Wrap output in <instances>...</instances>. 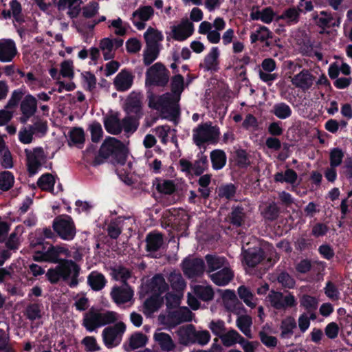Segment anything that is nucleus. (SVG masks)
Returning a JSON list of instances; mask_svg holds the SVG:
<instances>
[{
    "instance_id": "29",
    "label": "nucleus",
    "mask_w": 352,
    "mask_h": 352,
    "mask_svg": "<svg viewBox=\"0 0 352 352\" xmlns=\"http://www.w3.org/2000/svg\"><path fill=\"white\" fill-rule=\"evenodd\" d=\"M205 259L207 264L208 272H214L228 265L226 258L217 254H207L205 256Z\"/></svg>"
},
{
    "instance_id": "60",
    "label": "nucleus",
    "mask_w": 352,
    "mask_h": 352,
    "mask_svg": "<svg viewBox=\"0 0 352 352\" xmlns=\"http://www.w3.org/2000/svg\"><path fill=\"white\" fill-rule=\"evenodd\" d=\"M211 336L207 330L195 329L193 344L197 343L199 345H206L210 340Z\"/></svg>"
},
{
    "instance_id": "40",
    "label": "nucleus",
    "mask_w": 352,
    "mask_h": 352,
    "mask_svg": "<svg viewBox=\"0 0 352 352\" xmlns=\"http://www.w3.org/2000/svg\"><path fill=\"white\" fill-rule=\"evenodd\" d=\"M237 292L239 298L247 306L251 308L256 306L257 298L248 287L243 285L240 286L237 289Z\"/></svg>"
},
{
    "instance_id": "3",
    "label": "nucleus",
    "mask_w": 352,
    "mask_h": 352,
    "mask_svg": "<svg viewBox=\"0 0 352 352\" xmlns=\"http://www.w3.org/2000/svg\"><path fill=\"white\" fill-rule=\"evenodd\" d=\"M127 154L128 148L124 143L115 138L109 137L102 144L94 163L95 165L100 164L111 155H113L119 163L123 164Z\"/></svg>"
},
{
    "instance_id": "42",
    "label": "nucleus",
    "mask_w": 352,
    "mask_h": 352,
    "mask_svg": "<svg viewBox=\"0 0 352 352\" xmlns=\"http://www.w3.org/2000/svg\"><path fill=\"white\" fill-rule=\"evenodd\" d=\"M272 36L273 33L267 27L259 25L256 31L251 33L250 41L252 43H254L258 41L264 42L269 38H272Z\"/></svg>"
},
{
    "instance_id": "37",
    "label": "nucleus",
    "mask_w": 352,
    "mask_h": 352,
    "mask_svg": "<svg viewBox=\"0 0 352 352\" xmlns=\"http://www.w3.org/2000/svg\"><path fill=\"white\" fill-rule=\"evenodd\" d=\"M87 281L91 289L95 291L101 290L107 283L104 275L96 271L90 273L88 276Z\"/></svg>"
},
{
    "instance_id": "63",
    "label": "nucleus",
    "mask_w": 352,
    "mask_h": 352,
    "mask_svg": "<svg viewBox=\"0 0 352 352\" xmlns=\"http://www.w3.org/2000/svg\"><path fill=\"white\" fill-rule=\"evenodd\" d=\"M143 307L144 314L147 316L151 315L159 309V300L157 298L151 297L144 302Z\"/></svg>"
},
{
    "instance_id": "11",
    "label": "nucleus",
    "mask_w": 352,
    "mask_h": 352,
    "mask_svg": "<svg viewBox=\"0 0 352 352\" xmlns=\"http://www.w3.org/2000/svg\"><path fill=\"white\" fill-rule=\"evenodd\" d=\"M182 268L187 277L192 278L203 274L205 265L204 261L201 258H186L182 263Z\"/></svg>"
},
{
    "instance_id": "57",
    "label": "nucleus",
    "mask_w": 352,
    "mask_h": 352,
    "mask_svg": "<svg viewBox=\"0 0 352 352\" xmlns=\"http://www.w3.org/2000/svg\"><path fill=\"white\" fill-rule=\"evenodd\" d=\"M14 177L12 173L3 171L0 173V189L4 191L8 190L12 187Z\"/></svg>"
},
{
    "instance_id": "31",
    "label": "nucleus",
    "mask_w": 352,
    "mask_h": 352,
    "mask_svg": "<svg viewBox=\"0 0 352 352\" xmlns=\"http://www.w3.org/2000/svg\"><path fill=\"white\" fill-rule=\"evenodd\" d=\"M149 287L151 292L156 296H160L168 289V285L166 283L164 278L160 274H157L153 277Z\"/></svg>"
},
{
    "instance_id": "15",
    "label": "nucleus",
    "mask_w": 352,
    "mask_h": 352,
    "mask_svg": "<svg viewBox=\"0 0 352 352\" xmlns=\"http://www.w3.org/2000/svg\"><path fill=\"white\" fill-rule=\"evenodd\" d=\"M21 116L19 120L21 123L25 124L37 111V100L31 94L26 95L22 100L20 104Z\"/></svg>"
},
{
    "instance_id": "8",
    "label": "nucleus",
    "mask_w": 352,
    "mask_h": 352,
    "mask_svg": "<svg viewBox=\"0 0 352 352\" xmlns=\"http://www.w3.org/2000/svg\"><path fill=\"white\" fill-rule=\"evenodd\" d=\"M53 228L58 236L64 240H72L76 235V228L69 216L57 217L54 221Z\"/></svg>"
},
{
    "instance_id": "53",
    "label": "nucleus",
    "mask_w": 352,
    "mask_h": 352,
    "mask_svg": "<svg viewBox=\"0 0 352 352\" xmlns=\"http://www.w3.org/2000/svg\"><path fill=\"white\" fill-rule=\"evenodd\" d=\"M160 47L146 46L143 53V60L146 65H151L158 56Z\"/></svg>"
},
{
    "instance_id": "58",
    "label": "nucleus",
    "mask_w": 352,
    "mask_h": 352,
    "mask_svg": "<svg viewBox=\"0 0 352 352\" xmlns=\"http://www.w3.org/2000/svg\"><path fill=\"white\" fill-rule=\"evenodd\" d=\"M344 154L342 149L334 148L329 152V166L338 167L342 163Z\"/></svg>"
},
{
    "instance_id": "26",
    "label": "nucleus",
    "mask_w": 352,
    "mask_h": 352,
    "mask_svg": "<svg viewBox=\"0 0 352 352\" xmlns=\"http://www.w3.org/2000/svg\"><path fill=\"white\" fill-rule=\"evenodd\" d=\"M144 38L146 46L160 47V43L164 39V36L162 32L157 29L148 27L144 33Z\"/></svg>"
},
{
    "instance_id": "16",
    "label": "nucleus",
    "mask_w": 352,
    "mask_h": 352,
    "mask_svg": "<svg viewBox=\"0 0 352 352\" xmlns=\"http://www.w3.org/2000/svg\"><path fill=\"white\" fill-rule=\"evenodd\" d=\"M123 40L118 38H104L100 40L99 48L101 50L104 60H111L115 57V52L122 46Z\"/></svg>"
},
{
    "instance_id": "41",
    "label": "nucleus",
    "mask_w": 352,
    "mask_h": 352,
    "mask_svg": "<svg viewBox=\"0 0 352 352\" xmlns=\"http://www.w3.org/2000/svg\"><path fill=\"white\" fill-rule=\"evenodd\" d=\"M171 87V97L173 99L177 96V102L178 103L180 100V95L184 90V80L182 75L177 74L173 77L170 82Z\"/></svg>"
},
{
    "instance_id": "5",
    "label": "nucleus",
    "mask_w": 352,
    "mask_h": 352,
    "mask_svg": "<svg viewBox=\"0 0 352 352\" xmlns=\"http://www.w3.org/2000/svg\"><path fill=\"white\" fill-rule=\"evenodd\" d=\"M219 134L217 127L210 123H204L193 129L192 140L197 146H200L206 142L216 143Z\"/></svg>"
},
{
    "instance_id": "46",
    "label": "nucleus",
    "mask_w": 352,
    "mask_h": 352,
    "mask_svg": "<svg viewBox=\"0 0 352 352\" xmlns=\"http://www.w3.org/2000/svg\"><path fill=\"white\" fill-rule=\"evenodd\" d=\"M193 290L195 294L204 301L211 300L214 297V292L210 285H195Z\"/></svg>"
},
{
    "instance_id": "64",
    "label": "nucleus",
    "mask_w": 352,
    "mask_h": 352,
    "mask_svg": "<svg viewBox=\"0 0 352 352\" xmlns=\"http://www.w3.org/2000/svg\"><path fill=\"white\" fill-rule=\"evenodd\" d=\"M208 328L214 335L219 338L226 330L225 322L221 320H212L208 324Z\"/></svg>"
},
{
    "instance_id": "13",
    "label": "nucleus",
    "mask_w": 352,
    "mask_h": 352,
    "mask_svg": "<svg viewBox=\"0 0 352 352\" xmlns=\"http://www.w3.org/2000/svg\"><path fill=\"white\" fill-rule=\"evenodd\" d=\"M289 78L292 84L303 91L309 90L315 82V76L306 69H303L297 74Z\"/></svg>"
},
{
    "instance_id": "18",
    "label": "nucleus",
    "mask_w": 352,
    "mask_h": 352,
    "mask_svg": "<svg viewBox=\"0 0 352 352\" xmlns=\"http://www.w3.org/2000/svg\"><path fill=\"white\" fill-rule=\"evenodd\" d=\"M194 32V25L188 19L182 20L180 23L172 28V37L178 41H183L190 37Z\"/></svg>"
},
{
    "instance_id": "32",
    "label": "nucleus",
    "mask_w": 352,
    "mask_h": 352,
    "mask_svg": "<svg viewBox=\"0 0 352 352\" xmlns=\"http://www.w3.org/2000/svg\"><path fill=\"white\" fill-rule=\"evenodd\" d=\"M272 333V329L268 324L264 325L258 333L261 342L268 348H274L278 343L277 338L271 336Z\"/></svg>"
},
{
    "instance_id": "4",
    "label": "nucleus",
    "mask_w": 352,
    "mask_h": 352,
    "mask_svg": "<svg viewBox=\"0 0 352 352\" xmlns=\"http://www.w3.org/2000/svg\"><path fill=\"white\" fill-rule=\"evenodd\" d=\"M148 106L149 108L160 111L163 114H175L178 111L177 96L175 99L171 97V94L166 93L157 96L152 91L147 92Z\"/></svg>"
},
{
    "instance_id": "62",
    "label": "nucleus",
    "mask_w": 352,
    "mask_h": 352,
    "mask_svg": "<svg viewBox=\"0 0 352 352\" xmlns=\"http://www.w3.org/2000/svg\"><path fill=\"white\" fill-rule=\"evenodd\" d=\"M60 73L63 77L72 79L74 76L73 61L65 60L60 63Z\"/></svg>"
},
{
    "instance_id": "36",
    "label": "nucleus",
    "mask_w": 352,
    "mask_h": 352,
    "mask_svg": "<svg viewBox=\"0 0 352 352\" xmlns=\"http://www.w3.org/2000/svg\"><path fill=\"white\" fill-rule=\"evenodd\" d=\"M170 318L173 325L175 326L192 320V312L188 308H182L171 313Z\"/></svg>"
},
{
    "instance_id": "30",
    "label": "nucleus",
    "mask_w": 352,
    "mask_h": 352,
    "mask_svg": "<svg viewBox=\"0 0 352 352\" xmlns=\"http://www.w3.org/2000/svg\"><path fill=\"white\" fill-rule=\"evenodd\" d=\"M263 256V252L261 248L250 249L244 252V261L251 267L260 263Z\"/></svg>"
},
{
    "instance_id": "27",
    "label": "nucleus",
    "mask_w": 352,
    "mask_h": 352,
    "mask_svg": "<svg viewBox=\"0 0 352 352\" xmlns=\"http://www.w3.org/2000/svg\"><path fill=\"white\" fill-rule=\"evenodd\" d=\"M82 3V0H58V7L60 10L67 8V14L73 19L80 13Z\"/></svg>"
},
{
    "instance_id": "22",
    "label": "nucleus",
    "mask_w": 352,
    "mask_h": 352,
    "mask_svg": "<svg viewBox=\"0 0 352 352\" xmlns=\"http://www.w3.org/2000/svg\"><path fill=\"white\" fill-rule=\"evenodd\" d=\"M153 339L160 346V349L164 351H173L176 348V344L170 336L161 331L160 330L155 332Z\"/></svg>"
},
{
    "instance_id": "14",
    "label": "nucleus",
    "mask_w": 352,
    "mask_h": 352,
    "mask_svg": "<svg viewBox=\"0 0 352 352\" xmlns=\"http://www.w3.org/2000/svg\"><path fill=\"white\" fill-rule=\"evenodd\" d=\"M133 295V290L128 284L113 286L110 293L113 301L118 305L131 301Z\"/></svg>"
},
{
    "instance_id": "23",
    "label": "nucleus",
    "mask_w": 352,
    "mask_h": 352,
    "mask_svg": "<svg viewBox=\"0 0 352 352\" xmlns=\"http://www.w3.org/2000/svg\"><path fill=\"white\" fill-rule=\"evenodd\" d=\"M219 50L217 47L211 48L209 53L205 56L204 63L201 66L206 71H217L219 68Z\"/></svg>"
},
{
    "instance_id": "38",
    "label": "nucleus",
    "mask_w": 352,
    "mask_h": 352,
    "mask_svg": "<svg viewBox=\"0 0 352 352\" xmlns=\"http://www.w3.org/2000/svg\"><path fill=\"white\" fill-rule=\"evenodd\" d=\"M167 278L173 290L180 292L185 289L186 283L179 272L175 270L171 272Z\"/></svg>"
},
{
    "instance_id": "6",
    "label": "nucleus",
    "mask_w": 352,
    "mask_h": 352,
    "mask_svg": "<svg viewBox=\"0 0 352 352\" xmlns=\"http://www.w3.org/2000/svg\"><path fill=\"white\" fill-rule=\"evenodd\" d=\"M126 329V324L118 320L113 325L105 327L102 331L104 345L108 348H113L120 344Z\"/></svg>"
},
{
    "instance_id": "59",
    "label": "nucleus",
    "mask_w": 352,
    "mask_h": 352,
    "mask_svg": "<svg viewBox=\"0 0 352 352\" xmlns=\"http://www.w3.org/2000/svg\"><path fill=\"white\" fill-rule=\"evenodd\" d=\"M157 190L159 192L165 195H171L176 190V185L173 181L162 180L157 185Z\"/></svg>"
},
{
    "instance_id": "48",
    "label": "nucleus",
    "mask_w": 352,
    "mask_h": 352,
    "mask_svg": "<svg viewBox=\"0 0 352 352\" xmlns=\"http://www.w3.org/2000/svg\"><path fill=\"white\" fill-rule=\"evenodd\" d=\"M272 113L278 118L284 120L291 116L292 111L291 107L286 103L279 102L273 106Z\"/></svg>"
},
{
    "instance_id": "51",
    "label": "nucleus",
    "mask_w": 352,
    "mask_h": 352,
    "mask_svg": "<svg viewBox=\"0 0 352 352\" xmlns=\"http://www.w3.org/2000/svg\"><path fill=\"white\" fill-rule=\"evenodd\" d=\"M300 10L296 8H289L285 10L281 15L278 17L279 20H283L288 24H294L298 23L299 19V11Z\"/></svg>"
},
{
    "instance_id": "52",
    "label": "nucleus",
    "mask_w": 352,
    "mask_h": 352,
    "mask_svg": "<svg viewBox=\"0 0 352 352\" xmlns=\"http://www.w3.org/2000/svg\"><path fill=\"white\" fill-rule=\"evenodd\" d=\"M112 275L114 279L126 284V280L131 277V272L122 266H118L112 269Z\"/></svg>"
},
{
    "instance_id": "54",
    "label": "nucleus",
    "mask_w": 352,
    "mask_h": 352,
    "mask_svg": "<svg viewBox=\"0 0 352 352\" xmlns=\"http://www.w3.org/2000/svg\"><path fill=\"white\" fill-rule=\"evenodd\" d=\"M55 184V179L50 173L43 175L38 180V186L43 190H52Z\"/></svg>"
},
{
    "instance_id": "34",
    "label": "nucleus",
    "mask_w": 352,
    "mask_h": 352,
    "mask_svg": "<svg viewBox=\"0 0 352 352\" xmlns=\"http://www.w3.org/2000/svg\"><path fill=\"white\" fill-rule=\"evenodd\" d=\"M296 328V322L294 317L287 316L280 323V336L283 338H289L294 333V330Z\"/></svg>"
},
{
    "instance_id": "47",
    "label": "nucleus",
    "mask_w": 352,
    "mask_h": 352,
    "mask_svg": "<svg viewBox=\"0 0 352 352\" xmlns=\"http://www.w3.org/2000/svg\"><path fill=\"white\" fill-rule=\"evenodd\" d=\"M298 179L297 173L291 168L287 169L285 173L279 172L274 175V180L277 182H286L294 184Z\"/></svg>"
},
{
    "instance_id": "25",
    "label": "nucleus",
    "mask_w": 352,
    "mask_h": 352,
    "mask_svg": "<svg viewBox=\"0 0 352 352\" xmlns=\"http://www.w3.org/2000/svg\"><path fill=\"white\" fill-rule=\"evenodd\" d=\"M274 16L275 13L271 7L265 8L262 10L253 8L250 14L252 20H261L267 24L270 23L274 20Z\"/></svg>"
},
{
    "instance_id": "44",
    "label": "nucleus",
    "mask_w": 352,
    "mask_h": 352,
    "mask_svg": "<svg viewBox=\"0 0 352 352\" xmlns=\"http://www.w3.org/2000/svg\"><path fill=\"white\" fill-rule=\"evenodd\" d=\"M148 340V337L145 334L141 332H135L129 338V347L130 350L143 347L146 344Z\"/></svg>"
},
{
    "instance_id": "17",
    "label": "nucleus",
    "mask_w": 352,
    "mask_h": 352,
    "mask_svg": "<svg viewBox=\"0 0 352 352\" xmlns=\"http://www.w3.org/2000/svg\"><path fill=\"white\" fill-rule=\"evenodd\" d=\"M154 14V9L150 6H142L133 12L132 22L138 30L146 27L145 22L148 21Z\"/></svg>"
},
{
    "instance_id": "39",
    "label": "nucleus",
    "mask_w": 352,
    "mask_h": 352,
    "mask_svg": "<svg viewBox=\"0 0 352 352\" xmlns=\"http://www.w3.org/2000/svg\"><path fill=\"white\" fill-rule=\"evenodd\" d=\"M252 324V318L248 315H242L239 316L236 321V327L248 338H253L251 331Z\"/></svg>"
},
{
    "instance_id": "21",
    "label": "nucleus",
    "mask_w": 352,
    "mask_h": 352,
    "mask_svg": "<svg viewBox=\"0 0 352 352\" xmlns=\"http://www.w3.org/2000/svg\"><path fill=\"white\" fill-rule=\"evenodd\" d=\"M61 256H64L66 258L70 257V252L65 246L51 245L48 250L44 252L43 259H45V261L59 263L60 261L62 260L59 258Z\"/></svg>"
},
{
    "instance_id": "12",
    "label": "nucleus",
    "mask_w": 352,
    "mask_h": 352,
    "mask_svg": "<svg viewBox=\"0 0 352 352\" xmlns=\"http://www.w3.org/2000/svg\"><path fill=\"white\" fill-rule=\"evenodd\" d=\"M142 95L140 93L131 92L126 98L124 109L127 115H133L141 118L142 113Z\"/></svg>"
},
{
    "instance_id": "35",
    "label": "nucleus",
    "mask_w": 352,
    "mask_h": 352,
    "mask_svg": "<svg viewBox=\"0 0 352 352\" xmlns=\"http://www.w3.org/2000/svg\"><path fill=\"white\" fill-rule=\"evenodd\" d=\"M222 344L226 347H230L236 344H240L243 336L234 329H230L219 338Z\"/></svg>"
},
{
    "instance_id": "10",
    "label": "nucleus",
    "mask_w": 352,
    "mask_h": 352,
    "mask_svg": "<svg viewBox=\"0 0 352 352\" xmlns=\"http://www.w3.org/2000/svg\"><path fill=\"white\" fill-rule=\"evenodd\" d=\"M267 298L271 305L276 309H284L296 305V298L292 294L283 296L281 292L271 291Z\"/></svg>"
},
{
    "instance_id": "50",
    "label": "nucleus",
    "mask_w": 352,
    "mask_h": 352,
    "mask_svg": "<svg viewBox=\"0 0 352 352\" xmlns=\"http://www.w3.org/2000/svg\"><path fill=\"white\" fill-rule=\"evenodd\" d=\"M210 158L214 169L222 168L226 163V155L222 150H214L210 153Z\"/></svg>"
},
{
    "instance_id": "1",
    "label": "nucleus",
    "mask_w": 352,
    "mask_h": 352,
    "mask_svg": "<svg viewBox=\"0 0 352 352\" xmlns=\"http://www.w3.org/2000/svg\"><path fill=\"white\" fill-rule=\"evenodd\" d=\"M80 270V266L73 261L63 259L54 268L50 269L46 276L52 283L63 280L74 287L78 284Z\"/></svg>"
},
{
    "instance_id": "55",
    "label": "nucleus",
    "mask_w": 352,
    "mask_h": 352,
    "mask_svg": "<svg viewBox=\"0 0 352 352\" xmlns=\"http://www.w3.org/2000/svg\"><path fill=\"white\" fill-rule=\"evenodd\" d=\"M300 306L304 307L308 311H312L317 309L318 301L314 297L307 294H304L300 298Z\"/></svg>"
},
{
    "instance_id": "33",
    "label": "nucleus",
    "mask_w": 352,
    "mask_h": 352,
    "mask_svg": "<svg viewBox=\"0 0 352 352\" xmlns=\"http://www.w3.org/2000/svg\"><path fill=\"white\" fill-rule=\"evenodd\" d=\"M147 252H155L164 243L163 236L159 233H150L146 238Z\"/></svg>"
},
{
    "instance_id": "20",
    "label": "nucleus",
    "mask_w": 352,
    "mask_h": 352,
    "mask_svg": "<svg viewBox=\"0 0 352 352\" xmlns=\"http://www.w3.org/2000/svg\"><path fill=\"white\" fill-rule=\"evenodd\" d=\"M134 76L126 69H122L113 80V85L118 91H125L129 89L133 82Z\"/></svg>"
},
{
    "instance_id": "56",
    "label": "nucleus",
    "mask_w": 352,
    "mask_h": 352,
    "mask_svg": "<svg viewBox=\"0 0 352 352\" xmlns=\"http://www.w3.org/2000/svg\"><path fill=\"white\" fill-rule=\"evenodd\" d=\"M245 213L243 209L239 207L232 209L230 216V222L237 227L241 226L244 222Z\"/></svg>"
},
{
    "instance_id": "2",
    "label": "nucleus",
    "mask_w": 352,
    "mask_h": 352,
    "mask_svg": "<svg viewBox=\"0 0 352 352\" xmlns=\"http://www.w3.org/2000/svg\"><path fill=\"white\" fill-rule=\"evenodd\" d=\"M120 318L116 311L91 307L83 316L82 326L91 332L101 327L113 324Z\"/></svg>"
},
{
    "instance_id": "45",
    "label": "nucleus",
    "mask_w": 352,
    "mask_h": 352,
    "mask_svg": "<svg viewBox=\"0 0 352 352\" xmlns=\"http://www.w3.org/2000/svg\"><path fill=\"white\" fill-rule=\"evenodd\" d=\"M108 28L113 31L116 36H122L126 33L127 24L118 17L108 21Z\"/></svg>"
},
{
    "instance_id": "49",
    "label": "nucleus",
    "mask_w": 352,
    "mask_h": 352,
    "mask_svg": "<svg viewBox=\"0 0 352 352\" xmlns=\"http://www.w3.org/2000/svg\"><path fill=\"white\" fill-rule=\"evenodd\" d=\"M140 118L133 115H127L121 121L122 129L126 133H133L138 127Z\"/></svg>"
},
{
    "instance_id": "28",
    "label": "nucleus",
    "mask_w": 352,
    "mask_h": 352,
    "mask_svg": "<svg viewBox=\"0 0 352 352\" xmlns=\"http://www.w3.org/2000/svg\"><path fill=\"white\" fill-rule=\"evenodd\" d=\"M195 329V327L192 324L180 327L176 331L180 344L184 345L193 344Z\"/></svg>"
},
{
    "instance_id": "7",
    "label": "nucleus",
    "mask_w": 352,
    "mask_h": 352,
    "mask_svg": "<svg viewBox=\"0 0 352 352\" xmlns=\"http://www.w3.org/2000/svg\"><path fill=\"white\" fill-rule=\"evenodd\" d=\"M27 160L28 171L30 176L35 175L41 166L45 164L47 155L41 147H36L32 150L25 149Z\"/></svg>"
},
{
    "instance_id": "43",
    "label": "nucleus",
    "mask_w": 352,
    "mask_h": 352,
    "mask_svg": "<svg viewBox=\"0 0 352 352\" xmlns=\"http://www.w3.org/2000/svg\"><path fill=\"white\" fill-rule=\"evenodd\" d=\"M104 124L106 130L111 134H118L122 131L121 122L116 116L105 118Z\"/></svg>"
},
{
    "instance_id": "19",
    "label": "nucleus",
    "mask_w": 352,
    "mask_h": 352,
    "mask_svg": "<svg viewBox=\"0 0 352 352\" xmlns=\"http://www.w3.org/2000/svg\"><path fill=\"white\" fill-rule=\"evenodd\" d=\"M17 54V49L14 41L12 39H0V61L11 62Z\"/></svg>"
},
{
    "instance_id": "9",
    "label": "nucleus",
    "mask_w": 352,
    "mask_h": 352,
    "mask_svg": "<svg viewBox=\"0 0 352 352\" xmlns=\"http://www.w3.org/2000/svg\"><path fill=\"white\" fill-rule=\"evenodd\" d=\"M169 79L168 71L160 63H156L146 73V84L164 86Z\"/></svg>"
},
{
    "instance_id": "61",
    "label": "nucleus",
    "mask_w": 352,
    "mask_h": 352,
    "mask_svg": "<svg viewBox=\"0 0 352 352\" xmlns=\"http://www.w3.org/2000/svg\"><path fill=\"white\" fill-rule=\"evenodd\" d=\"M27 318L30 320H34L41 318V308L38 304L29 305L25 311Z\"/></svg>"
},
{
    "instance_id": "24",
    "label": "nucleus",
    "mask_w": 352,
    "mask_h": 352,
    "mask_svg": "<svg viewBox=\"0 0 352 352\" xmlns=\"http://www.w3.org/2000/svg\"><path fill=\"white\" fill-rule=\"evenodd\" d=\"M233 276V272L228 265L223 267L221 270L210 275L212 281L219 286L226 285L231 281Z\"/></svg>"
}]
</instances>
